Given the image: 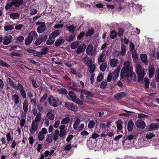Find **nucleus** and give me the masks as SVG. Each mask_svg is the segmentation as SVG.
Here are the masks:
<instances>
[{
	"label": "nucleus",
	"mask_w": 159,
	"mask_h": 159,
	"mask_svg": "<svg viewBox=\"0 0 159 159\" xmlns=\"http://www.w3.org/2000/svg\"><path fill=\"white\" fill-rule=\"evenodd\" d=\"M120 76L122 78L127 77L128 79L133 81H135L136 80L135 74L134 72H133V70L131 68L129 70L122 69Z\"/></svg>",
	"instance_id": "f257e3e1"
},
{
	"label": "nucleus",
	"mask_w": 159,
	"mask_h": 159,
	"mask_svg": "<svg viewBox=\"0 0 159 159\" xmlns=\"http://www.w3.org/2000/svg\"><path fill=\"white\" fill-rule=\"evenodd\" d=\"M135 69L136 72L138 75V81L139 82L142 81L146 74L144 69L142 68L141 66L139 64L136 65Z\"/></svg>",
	"instance_id": "f03ea898"
},
{
	"label": "nucleus",
	"mask_w": 159,
	"mask_h": 159,
	"mask_svg": "<svg viewBox=\"0 0 159 159\" xmlns=\"http://www.w3.org/2000/svg\"><path fill=\"white\" fill-rule=\"evenodd\" d=\"M48 101L51 106L54 107H57L61 104V101L56 99L53 97L51 95L49 96L48 98Z\"/></svg>",
	"instance_id": "7ed1b4c3"
},
{
	"label": "nucleus",
	"mask_w": 159,
	"mask_h": 159,
	"mask_svg": "<svg viewBox=\"0 0 159 159\" xmlns=\"http://www.w3.org/2000/svg\"><path fill=\"white\" fill-rule=\"evenodd\" d=\"M68 94L70 97L69 98L70 100L78 104H82V102L79 98L76 97L75 94L72 92L71 91H69Z\"/></svg>",
	"instance_id": "20e7f679"
},
{
	"label": "nucleus",
	"mask_w": 159,
	"mask_h": 159,
	"mask_svg": "<svg viewBox=\"0 0 159 159\" xmlns=\"http://www.w3.org/2000/svg\"><path fill=\"white\" fill-rule=\"evenodd\" d=\"M47 38V35H43L39 37L35 41V44L38 46L43 41L45 42Z\"/></svg>",
	"instance_id": "39448f33"
},
{
	"label": "nucleus",
	"mask_w": 159,
	"mask_h": 159,
	"mask_svg": "<svg viewBox=\"0 0 159 159\" xmlns=\"http://www.w3.org/2000/svg\"><path fill=\"white\" fill-rule=\"evenodd\" d=\"M17 88L16 89V90H20L22 97L24 98H25L26 97V93L23 85L20 83H18L17 85Z\"/></svg>",
	"instance_id": "423d86ee"
},
{
	"label": "nucleus",
	"mask_w": 159,
	"mask_h": 159,
	"mask_svg": "<svg viewBox=\"0 0 159 159\" xmlns=\"http://www.w3.org/2000/svg\"><path fill=\"white\" fill-rule=\"evenodd\" d=\"M65 105L68 109L74 111H76L78 109V107L76 106L69 102L65 103Z\"/></svg>",
	"instance_id": "0eeeda50"
},
{
	"label": "nucleus",
	"mask_w": 159,
	"mask_h": 159,
	"mask_svg": "<svg viewBox=\"0 0 159 159\" xmlns=\"http://www.w3.org/2000/svg\"><path fill=\"white\" fill-rule=\"evenodd\" d=\"M38 124L36 122H35L33 121L31 125L30 128V135H31V134L34 133L35 131H36L38 128Z\"/></svg>",
	"instance_id": "6e6552de"
},
{
	"label": "nucleus",
	"mask_w": 159,
	"mask_h": 159,
	"mask_svg": "<svg viewBox=\"0 0 159 159\" xmlns=\"http://www.w3.org/2000/svg\"><path fill=\"white\" fill-rule=\"evenodd\" d=\"M66 126L65 125H61L59 126L60 131H59V134L60 137H62L66 134Z\"/></svg>",
	"instance_id": "1a4fd4ad"
},
{
	"label": "nucleus",
	"mask_w": 159,
	"mask_h": 159,
	"mask_svg": "<svg viewBox=\"0 0 159 159\" xmlns=\"http://www.w3.org/2000/svg\"><path fill=\"white\" fill-rule=\"evenodd\" d=\"M12 39V37L11 35L5 36L4 38L3 44L5 45L9 44L11 42Z\"/></svg>",
	"instance_id": "9d476101"
},
{
	"label": "nucleus",
	"mask_w": 159,
	"mask_h": 159,
	"mask_svg": "<svg viewBox=\"0 0 159 159\" xmlns=\"http://www.w3.org/2000/svg\"><path fill=\"white\" fill-rule=\"evenodd\" d=\"M136 126L138 128L144 129L146 126L145 123L141 120H138L136 123Z\"/></svg>",
	"instance_id": "9b49d317"
},
{
	"label": "nucleus",
	"mask_w": 159,
	"mask_h": 159,
	"mask_svg": "<svg viewBox=\"0 0 159 159\" xmlns=\"http://www.w3.org/2000/svg\"><path fill=\"white\" fill-rule=\"evenodd\" d=\"M46 26L45 23H43V25H39L37 29V30L38 33H41L44 32L46 29Z\"/></svg>",
	"instance_id": "f8f14e48"
},
{
	"label": "nucleus",
	"mask_w": 159,
	"mask_h": 159,
	"mask_svg": "<svg viewBox=\"0 0 159 159\" xmlns=\"http://www.w3.org/2000/svg\"><path fill=\"white\" fill-rule=\"evenodd\" d=\"M64 41V39L60 37L56 40L55 43V45L56 47L58 46L63 43Z\"/></svg>",
	"instance_id": "ddd939ff"
},
{
	"label": "nucleus",
	"mask_w": 159,
	"mask_h": 159,
	"mask_svg": "<svg viewBox=\"0 0 159 159\" xmlns=\"http://www.w3.org/2000/svg\"><path fill=\"white\" fill-rule=\"evenodd\" d=\"M159 127V124L157 123H152L149 126V130H153L157 129Z\"/></svg>",
	"instance_id": "4468645a"
},
{
	"label": "nucleus",
	"mask_w": 159,
	"mask_h": 159,
	"mask_svg": "<svg viewBox=\"0 0 159 159\" xmlns=\"http://www.w3.org/2000/svg\"><path fill=\"white\" fill-rule=\"evenodd\" d=\"M118 63V60L116 58H113L111 59L110 65L111 67H115L117 66Z\"/></svg>",
	"instance_id": "2eb2a0df"
},
{
	"label": "nucleus",
	"mask_w": 159,
	"mask_h": 159,
	"mask_svg": "<svg viewBox=\"0 0 159 159\" xmlns=\"http://www.w3.org/2000/svg\"><path fill=\"white\" fill-rule=\"evenodd\" d=\"M120 67H119V68H117L114 71L112 77V78L113 79L116 80L118 77L120 71Z\"/></svg>",
	"instance_id": "dca6fc26"
},
{
	"label": "nucleus",
	"mask_w": 159,
	"mask_h": 159,
	"mask_svg": "<svg viewBox=\"0 0 159 159\" xmlns=\"http://www.w3.org/2000/svg\"><path fill=\"white\" fill-rule=\"evenodd\" d=\"M80 120L78 117L75 118V122L73 124V128L75 129H77V126L80 123Z\"/></svg>",
	"instance_id": "f3484780"
},
{
	"label": "nucleus",
	"mask_w": 159,
	"mask_h": 159,
	"mask_svg": "<svg viewBox=\"0 0 159 159\" xmlns=\"http://www.w3.org/2000/svg\"><path fill=\"white\" fill-rule=\"evenodd\" d=\"M7 83L10 84V85L13 87L15 89L17 88V85L14 83L12 80L10 78H7Z\"/></svg>",
	"instance_id": "a211bd4d"
},
{
	"label": "nucleus",
	"mask_w": 159,
	"mask_h": 159,
	"mask_svg": "<svg viewBox=\"0 0 159 159\" xmlns=\"http://www.w3.org/2000/svg\"><path fill=\"white\" fill-rule=\"evenodd\" d=\"M85 47H84L82 45L79 46L76 51V53L77 54H79L83 52L85 50Z\"/></svg>",
	"instance_id": "6ab92c4d"
},
{
	"label": "nucleus",
	"mask_w": 159,
	"mask_h": 159,
	"mask_svg": "<svg viewBox=\"0 0 159 159\" xmlns=\"http://www.w3.org/2000/svg\"><path fill=\"white\" fill-rule=\"evenodd\" d=\"M149 77L150 78H151L154 74V68L152 66H151L149 68Z\"/></svg>",
	"instance_id": "aec40b11"
},
{
	"label": "nucleus",
	"mask_w": 159,
	"mask_h": 159,
	"mask_svg": "<svg viewBox=\"0 0 159 159\" xmlns=\"http://www.w3.org/2000/svg\"><path fill=\"white\" fill-rule=\"evenodd\" d=\"M125 69L129 70L131 68L132 70H133V67L130 66L129 62V61H125L124 64V66L122 69Z\"/></svg>",
	"instance_id": "412c9836"
},
{
	"label": "nucleus",
	"mask_w": 159,
	"mask_h": 159,
	"mask_svg": "<svg viewBox=\"0 0 159 159\" xmlns=\"http://www.w3.org/2000/svg\"><path fill=\"white\" fill-rule=\"evenodd\" d=\"M23 108L25 112L26 113L28 111V102L26 100L24 101L23 105Z\"/></svg>",
	"instance_id": "4be33fe9"
},
{
	"label": "nucleus",
	"mask_w": 159,
	"mask_h": 159,
	"mask_svg": "<svg viewBox=\"0 0 159 159\" xmlns=\"http://www.w3.org/2000/svg\"><path fill=\"white\" fill-rule=\"evenodd\" d=\"M12 100H13L14 102L17 104L19 103V98L18 95L15 94L12 96Z\"/></svg>",
	"instance_id": "5701e85b"
},
{
	"label": "nucleus",
	"mask_w": 159,
	"mask_h": 159,
	"mask_svg": "<svg viewBox=\"0 0 159 159\" xmlns=\"http://www.w3.org/2000/svg\"><path fill=\"white\" fill-rule=\"evenodd\" d=\"M106 58V56L105 54L102 53L98 58V61L99 62H103L105 61Z\"/></svg>",
	"instance_id": "b1692460"
},
{
	"label": "nucleus",
	"mask_w": 159,
	"mask_h": 159,
	"mask_svg": "<svg viewBox=\"0 0 159 159\" xmlns=\"http://www.w3.org/2000/svg\"><path fill=\"white\" fill-rule=\"evenodd\" d=\"M29 36L32 38V39L37 38L38 36L37 34L35 31H32L30 32Z\"/></svg>",
	"instance_id": "393cba45"
},
{
	"label": "nucleus",
	"mask_w": 159,
	"mask_h": 159,
	"mask_svg": "<svg viewBox=\"0 0 159 159\" xmlns=\"http://www.w3.org/2000/svg\"><path fill=\"white\" fill-rule=\"evenodd\" d=\"M70 118L67 116L65 117L62 119L61 121V123L62 125H65L68 123L70 122Z\"/></svg>",
	"instance_id": "a878e982"
},
{
	"label": "nucleus",
	"mask_w": 159,
	"mask_h": 159,
	"mask_svg": "<svg viewBox=\"0 0 159 159\" xmlns=\"http://www.w3.org/2000/svg\"><path fill=\"white\" fill-rule=\"evenodd\" d=\"M116 124L117 129L119 130H121L122 129V124H123V122L121 120H119L116 122Z\"/></svg>",
	"instance_id": "bb28decb"
},
{
	"label": "nucleus",
	"mask_w": 159,
	"mask_h": 159,
	"mask_svg": "<svg viewBox=\"0 0 159 159\" xmlns=\"http://www.w3.org/2000/svg\"><path fill=\"white\" fill-rule=\"evenodd\" d=\"M134 123L131 120H130L128 123V131H131L134 127Z\"/></svg>",
	"instance_id": "cd10ccee"
},
{
	"label": "nucleus",
	"mask_w": 159,
	"mask_h": 159,
	"mask_svg": "<svg viewBox=\"0 0 159 159\" xmlns=\"http://www.w3.org/2000/svg\"><path fill=\"white\" fill-rule=\"evenodd\" d=\"M59 135V131L58 130H56L53 134V139L54 141H56L58 139Z\"/></svg>",
	"instance_id": "c85d7f7f"
},
{
	"label": "nucleus",
	"mask_w": 159,
	"mask_h": 159,
	"mask_svg": "<svg viewBox=\"0 0 159 159\" xmlns=\"http://www.w3.org/2000/svg\"><path fill=\"white\" fill-rule=\"evenodd\" d=\"M55 39L49 35V39L47 40L46 43L48 45H51L54 42Z\"/></svg>",
	"instance_id": "c756f323"
},
{
	"label": "nucleus",
	"mask_w": 159,
	"mask_h": 159,
	"mask_svg": "<svg viewBox=\"0 0 159 159\" xmlns=\"http://www.w3.org/2000/svg\"><path fill=\"white\" fill-rule=\"evenodd\" d=\"M93 46L92 45L90 44L88 45L86 49V53L89 54L91 53L93 49Z\"/></svg>",
	"instance_id": "7c9ffc66"
},
{
	"label": "nucleus",
	"mask_w": 159,
	"mask_h": 159,
	"mask_svg": "<svg viewBox=\"0 0 159 159\" xmlns=\"http://www.w3.org/2000/svg\"><path fill=\"white\" fill-rule=\"evenodd\" d=\"M140 58L141 60L143 61L144 62H145V64H147V57L146 54H142L141 55Z\"/></svg>",
	"instance_id": "2f4dec72"
},
{
	"label": "nucleus",
	"mask_w": 159,
	"mask_h": 159,
	"mask_svg": "<svg viewBox=\"0 0 159 159\" xmlns=\"http://www.w3.org/2000/svg\"><path fill=\"white\" fill-rule=\"evenodd\" d=\"M20 15L17 13H12L10 14V17L13 19H17L19 18Z\"/></svg>",
	"instance_id": "473e14b6"
},
{
	"label": "nucleus",
	"mask_w": 159,
	"mask_h": 159,
	"mask_svg": "<svg viewBox=\"0 0 159 159\" xmlns=\"http://www.w3.org/2000/svg\"><path fill=\"white\" fill-rule=\"evenodd\" d=\"M23 0H15L14 2V6L17 7L22 4Z\"/></svg>",
	"instance_id": "72a5a7b5"
},
{
	"label": "nucleus",
	"mask_w": 159,
	"mask_h": 159,
	"mask_svg": "<svg viewBox=\"0 0 159 159\" xmlns=\"http://www.w3.org/2000/svg\"><path fill=\"white\" fill-rule=\"evenodd\" d=\"M125 93H119L116 94L115 96V98L117 100L120 99L123 97L124 96Z\"/></svg>",
	"instance_id": "f704fd0d"
},
{
	"label": "nucleus",
	"mask_w": 159,
	"mask_h": 159,
	"mask_svg": "<svg viewBox=\"0 0 159 159\" xmlns=\"http://www.w3.org/2000/svg\"><path fill=\"white\" fill-rule=\"evenodd\" d=\"M48 118L50 120H53L55 118V115L51 112H48L47 114Z\"/></svg>",
	"instance_id": "c9c22d12"
},
{
	"label": "nucleus",
	"mask_w": 159,
	"mask_h": 159,
	"mask_svg": "<svg viewBox=\"0 0 159 159\" xmlns=\"http://www.w3.org/2000/svg\"><path fill=\"white\" fill-rule=\"evenodd\" d=\"M41 113L40 112H38L37 115H36L35 120L33 121L37 123L39 122L41 119Z\"/></svg>",
	"instance_id": "e433bc0d"
},
{
	"label": "nucleus",
	"mask_w": 159,
	"mask_h": 159,
	"mask_svg": "<svg viewBox=\"0 0 159 159\" xmlns=\"http://www.w3.org/2000/svg\"><path fill=\"white\" fill-rule=\"evenodd\" d=\"M79 42L78 41H75L72 42L70 45V47L72 49L76 48L79 45Z\"/></svg>",
	"instance_id": "4c0bfd02"
},
{
	"label": "nucleus",
	"mask_w": 159,
	"mask_h": 159,
	"mask_svg": "<svg viewBox=\"0 0 159 159\" xmlns=\"http://www.w3.org/2000/svg\"><path fill=\"white\" fill-rule=\"evenodd\" d=\"M33 39L32 38L28 36L25 40V44L26 45H28L30 44L32 42Z\"/></svg>",
	"instance_id": "58836bf2"
},
{
	"label": "nucleus",
	"mask_w": 159,
	"mask_h": 159,
	"mask_svg": "<svg viewBox=\"0 0 159 159\" xmlns=\"http://www.w3.org/2000/svg\"><path fill=\"white\" fill-rule=\"evenodd\" d=\"M59 34V31L58 30H56L52 32L50 35L55 39V38Z\"/></svg>",
	"instance_id": "ea45409f"
},
{
	"label": "nucleus",
	"mask_w": 159,
	"mask_h": 159,
	"mask_svg": "<svg viewBox=\"0 0 159 159\" xmlns=\"http://www.w3.org/2000/svg\"><path fill=\"white\" fill-rule=\"evenodd\" d=\"M107 67V64L106 63H103L100 67V69L102 71H104Z\"/></svg>",
	"instance_id": "a19ab883"
},
{
	"label": "nucleus",
	"mask_w": 159,
	"mask_h": 159,
	"mask_svg": "<svg viewBox=\"0 0 159 159\" xmlns=\"http://www.w3.org/2000/svg\"><path fill=\"white\" fill-rule=\"evenodd\" d=\"M53 136L52 134H49L46 139V141L48 143H51L52 140Z\"/></svg>",
	"instance_id": "79ce46f5"
},
{
	"label": "nucleus",
	"mask_w": 159,
	"mask_h": 159,
	"mask_svg": "<svg viewBox=\"0 0 159 159\" xmlns=\"http://www.w3.org/2000/svg\"><path fill=\"white\" fill-rule=\"evenodd\" d=\"M75 29V27L72 25L70 26H67L66 27V30L71 33L74 32Z\"/></svg>",
	"instance_id": "37998d69"
},
{
	"label": "nucleus",
	"mask_w": 159,
	"mask_h": 159,
	"mask_svg": "<svg viewBox=\"0 0 159 159\" xmlns=\"http://www.w3.org/2000/svg\"><path fill=\"white\" fill-rule=\"evenodd\" d=\"M89 69V72L90 73L92 74L94 72L95 68V65L94 64L91 65V66H90L88 67Z\"/></svg>",
	"instance_id": "c03bdc74"
},
{
	"label": "nucleus",
	"mask_w": 159,
	"mask_h": 159,
	"mask_svg": "<svg viewBox=\"0 0 159 159\" xmlns=\"http://www.w3.org/2000/svg\"><path fill=\"white\" fill-rule=\"evenodd\" d=\"M4 29L6 31L11 30L14 29V27L11 25H6L4 27Z\"/></svg>",
	"instance_id": "a18cd8bd"
},
{
	"label": "nucleus",
	"mask_w": 159,
	"mask_h": 159,
	"mask_svg": "<svg viewBox=\"0 0 159 159\" xmlns=\"http://www.w3.org/2000/svg\"><path fill=\"white\" fill-rule=\"evenodd\" d=\"M95 123L94 121L91 120L89 121L88 125V127L89 129H91L94 126Z\"/></svg>",
	"instance_id": "49530a36"
},
{
	"label": "nucleus",
	"mask_w": 159,
	"mask_h": 159,
	"mask_svg": "<svg viewBox=\"0 0 159 159\" xmlns=\"http://www.w3.org/2000/svg\"><path fill=\"white\" fill-rule=\"evenodd\" d=\"M0 65L3 67H5L7 68L10 67V66L5 62L2 61H0Z\"/></svg>",
	"instance_id": "de8ad7c7"
},
{
	"label": "nucleus",
	"mask_w": 159,
	"mask_h": 159,
	"mask_svg": "<svg viewBox=\"0 0 159 159\" xmlns=\"http://www.w3.org/2000/svg\"><path fill=\"white\" fill-rule=\"evenodd\" d=\"M44 135L41 132H39L38 134V139L39 141H42L44 139Z\"/></svg>",
	"instance_id": "09e8293b"
},
{
	"label": "nucleus",
	"mask_w": 159,
	"mask_h": 159,
	"mask_svg": "<svg viewBox=\"0 0 159 159\" xmlns=\"http://www.w3.org/2000/svg\"><path fill=\"white\" fill-rule=\"evenodd\" d=\"M107 85V82L106 81H103L102 82L100 85V88L101 89H104L106 88Z\"/></svg>",
	"instance_id": "8fccbe9b"
},
{
	"label": "nucleus",
	"mask_w": 159,
	"mask_h": 159,
	"mask_svg": "<svg viewBox=\"0 0 159 159\" xmlns=\"http://www.w3.org/2000/svg\"><path fill=\"white\" fill-rule=\"evenodd\" d=\"M14 5V4L13 2H11L10 3H9V2H8L7 3L5 8L6 10H7L10 8V7H12L13 5Z\"/></svg>",
	"instance_id": "3c124183"
},
{
	"label": "nucleus",
	"mask_w": 159,
	"mask_h": 159,
	"mask_svg": "<svg viewBox=\"0 0 159 159\" xmlns=\"http://www.w3.org/2000/svg\"><path fill=\"white\" fill-rule=\"evenodd\" d=\"M59 93L61 94H66L67 93L66 90L64 88H61L58 90Z\"/></svg>",
	"instance_id": "603ef678"
},
{
	"label": "nucleus",
	"mask_w": 159,
	"mask_h": 159,
	"mask_svg": "<svg viewBox=\"0 0 159 159\" xmlns=\"http://www.w3.org/2000/svg\"><path fill=\"white\" fill-rule=\"evenodd\" d=\"M117 34L115 30H113L111 31L110 34V37L112 39L115 38Z\"/></svg>",
	"instance_id": "864d4df0"
},
{
	"label": "nucleus",
	"mask_w": 159,
	"mask_h": 159,
	"mask_svg": "<svg viewBox=\"0 0 159 159\" xmlns=\"http://www.w3.org/2000/svg\"><path fill=\"white\" fill-rule=\"evenodd\" d=\"M24 39V37L23 36H20L16 39V41L18 43H22Z\"/></svg>",
	"instance_id": "5fc2aeb1"
},
{
	"label": "nucleus",
	"mask_w": 159,
	"mask_h": 159,
	"mask_svg": "<svg viewBox=\"0 0 159 159\" xmlns=\"http://www.w3.org/2000/svg\"><path fill=\"white\" fill-rule=\"evenodd\" d=\"M144 82L146 87L148 88L149 87V79L148 78H146L144 79Z\"/></svg>",
	"instance_id": "6e6d98bb"
},
{
	"label": "nucleus",
	"mask_w": 159,
	"mask_h": 159,
	"mask_svg": "<svg viewBox=\"0 0 159 159\" xmlns=\"http://www.w3.org/2000/svg\"><path fill=\"white\" fill-rule=\"evenodd\" d=\"M75 36L74 34H71L67 37L66 40L67 41H72L75 38Z\"/></svg>",
	"instance_id": "4d7b16f0"
},
{
	"label": "nucleus",
	"mask_w": 159,
	"mask_h": 159,
	"mask_svg": "<svg viewBox=\"0 0 159 159\" xmlns=\"http://www.w3.org/2000/svg\"><path fill=\"white\" fill-rule=\"evenodd\" d=\"M94 30H93L90 29L89 30L88 32L86 33V36L90 37L92 35L93 33Z\"/></svg>",
	"instance_id": "13d9d810"
},
{
	"label": "nucleus",
	"mask_w": 159,
	"mask_h": 159,
	"mask_svg": "<svg viewBox=\"0 0 159 159\" xmlns=\"http://www.w3.org/2000/svg\"><path fill=\"white\" fill-rule=\"evenodd\" d=\"M155 134L152 133H150L149 134H147L146 136V137L148 139H151L152 138L155 136Z\"/></svg>",
	"instance_id": "bf43d9fd"
},
{
	"label": "nucleus",
	"mask_w": 159,
	"mask_h": 159,
	"mask_svg": "<svg viewBox=\"0 0 159 159\" xmlns=\"http://www.w3.org/2000/svg\"><path fill=\"white\" fill-rule=\"evenodd\" d=\"M126 52L125 50V46H122L121 47V53L122 56H124Z\"/></svg>",
	"instance_id": "052dcab7"
},
{
	"label": "nucleus",
	"mask_w": 159,
	"mask_h": 159,
	"mask_svg": "<svg viewBox=\"0 0 159 159\" xmlns=\"http://www.w3.org/2000/svg\"><path fill=\"white\" fill-rule=\"evenodd\" d=\"M60 124V120H55V123L53 125V126L55 128H57L59 126Z\"/></svg>",
	"instance_id": "680f3d73"
},
{
	"label": "nucleus",
	"mask_w": 159,
	"mask_h": 159,
	"mask_svg": "<svg viewBox=\"0 0 159 159\" xmlns=\"http://www.w3.org/2000/svg\"><path fill=\"white\" fill-rule=\"evenodd\" d=\"M118 30V35L120 37L122 36L124 32V30L120 28Z\"/></svg>",
	"instance_id": "e2e57ef3"
},
{
	"label": "nucleus",
	"mask_w": 159,
	"mask_h": 159,
	"mask_svg": "<svg viewBox=\"0 0 159 159\" xmlns=\"http://www.w3.org/2000/svg\"><path fill=\"white\" fill-rule=\"evenodd\" d=\"M138 116L139 118H148V115H145L143 113H140L138 115Z\"/></svg>",
	"instance_id": "0e129e2a"
},
{
	"label": "nucleus",
	"mask_w": 159,
	"mask_h": 159,
	"mask_svg": "<svg viewBox=\"0 0 159 159\" xmlns=\"http://www.w3.org/2000/svg\"><path fill=\"white\" fill-rule=\"evenodd\" d=\"M112 74L111 73H110L107 76V80L108 82H110L111 80L112 77Z\"/></svg>",
	"instance_id": "69168bd1"
},
{
	"label": "nucleus",
	"mask_w": 159,
	"mask_h": 159,
	"mask_svg": "<svg viewBox=\"0 0 159 159\" xmlns=\"http://www.w3.org/2000/svg\"><path fill=\"white\" fill-rule=\"evenodd\" d=\"M103 78V76L102 75V74H99L98 76L97 80L98 82H100L101 81Z\"/></svg>",
	"instance_id": "338daca9"
},
{
	"label": "nucleus",
	"mask_w": 159,
	"mask_h": 159,
	"mask_svg": "<svg viewBox=\"0 0 159 159\" xmlns=\"http://www.w3.org/2000/svg\"><path fill=\"white\" fill-rule=\"evenodd\" d=\"M48 52V49L47 48H44L42 49L40 52L42 54H46Z\"/></svg>",
	"instance_id": "774afa93"
}]
</instances>
